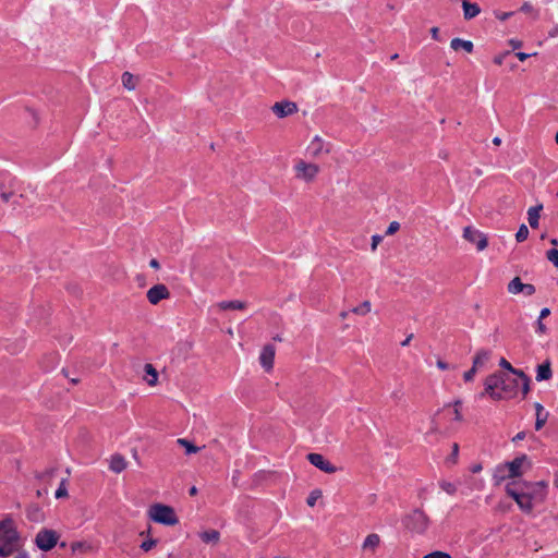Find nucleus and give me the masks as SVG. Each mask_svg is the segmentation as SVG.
<instances>
[{
	"label": "nucleus",
	"instance_id": "nucleus-1",
	"mask_svg": "<svg viewBox=\"0 0 558 558\" xmlns=\"http://www.w3.org/2000/svg\"><path fill=\"white\" fill-rule=\"evenodd\" d=\"M148 517L157 523L169 526L179 523V518L177 517L174 509L163 504L153 505L148 510Z\"/></svg>",
	"mask_w": 558,
	"mask_h": 558
},
{
	"label": "nucleus",
	"instance_id": "nucleus-2",
	"mask_svg": "<svg viewBox=\"0 0 558 558\" xmlns=\"http://www.w3.org/2000/svg\"><path fill=\"white\" fill-rule=\"evenodd\" d=\"M515 483L519 492L524 493L530 499H533L534 502H542L546 497V488L547 483L545 481H539L535 483L531 482H513Z\"/></svg>",
	"mask_w": 558,
	"mask_h": 558
},
{
	"label": "nucleus",
	"instance_id": "nucleus-3",
	"mask_svg": "<svg viewBox=\"0 0 558 558\" xmlns=\"http://www.w3.org/2000/svg\"><path fill=\"white\" fill-rule=\"evenodd\" d=\"M428 524L429 519L421 509L413 510L403 519V525L405 526V529L418 534L424 533L427 530Z\"/></svg>",
	"mask_w": 558,
	"mask_h": 558
},
{
	"label": "nucleus",
	"instance_id": "nucleus-4",
	"mask_svg": "<svg viewBox=\"0 0 558 558\" xmlns=\"http://www.w3.org/2000/svg\"><path fill=\"white\" fill-rule=\"evenodd\" d=\"M495 379H497L498 391L504 396V399H510L517 396L519 380L517 378H510L507 374L501 372L494 373Z\"/></svg>",
	"mask_w": 558,
	"mask_h": 558
},
{
	"label": "nucleus",
	"instance_id": "nucleus-5",
	"mask_svg": "<svg viewBox=\"0 0 558 558\" xmlns=\"http://www.w3.org/2000/svg\"><path fill=\"white\" fill-rule=\"evenodd\" d=\"M19 547L17 531H7L0 534V557L7 558L11 556Z\"/></svg>",
	"mask_w": 558,
	"mask_h": 558
},
{
	"label": "nucleus",
	"instance_id": "nucleus-6",
	"mask_svg": "<svg viewBox=\"0 0 558 558\" xmlns=\"http://www.w3.org/2000/svg\"><path fill=\"white\" fill-rule=\"evenodd\" d=\"M506 493L509 497L513 498L520 509L526 513L532 512L534 500L530 499L524 493L519 492L515 483H509L506 485Z\"/></svg>",
	"mask_w": 558,
	"mask_h": 558
},
{
	"label": "nucleus",
	"instance_id": "nucleus-7",
	"mask_svg": "<svg viewBox=\"0 0 558 558\" xmlns=\"http://www.w3.org/2000/svg\"><path fill=\"white\" fill-rule=\"evenodd\" d=\"M59 534L54 530L43 529L35 538L37 547L44 551L51 550L58 543Z\"/></svg>",
	"mask_w": 558,
	"mask_h": 558
},
{
	"label": "nucleus",
	"instance_id": "nucleus-8",
	"mask_svg": "<svg viewBox=\"0 0 558 558\" xmlns=\"http://www.w3.org/2000/svg\"><path fill=\"white\" fill-rule=\"evenodd\" d=\"M296 178L306 182L313 181L319 172V166L316 163H308L304 160H299L294 167Z\"/></svg>",
	"mask_w": 558,
	"mask_h": 558
},
{
	"label": "nucleus",
	"instance_id": "nucleus-9",
	"mask_svg": "<svg viewBox=\"0 0 558 558\" xmlns=\"http://www.w3.org/2000/svg\"><path fill=\"white\" fill-rule=\"evenodd\" d=\"M463 238L466 241L474 243L478 251L485 250L488 245L487 236L483 232L470 226L463 229Z\"/></svg>",
	"mask_w": 558,
	"mask_h": 558
},
{
	"label": "nucleus",
	"instance_id": "nucleus-10",
	"mask_svg": "<svg viewBox=\"0 0 558 558\" xmlns=\"http://www.w3.org/2000/svg\"><path fill=\"white\" fill-rule=\"evenodd\" d=\"M298 110V105L290 100L278 101L271 106V111L280 119L292 116Z\"/></svg>",
	"mask_w": 558,
	"mask_h": 558
},
{
	"label": "nucleus",
	"instance_id": "nucleus-11",
	"mask_svg": "<svg viewBox=\"0 0 558 558\" xmlns=\"http://www.w3.org/2000/svg\"><path fill=\"white\" fill-rule=\"evenodd\" d=\"M306 459L311 464H313L314 466H316L317 469L325 473L332 474L337 472V468L333 464H331L327 459H325V457L320 453H308L306 456Z\"/></svg>",
	"mask_w": 558,
	"mask_h": 558
},
{
	"label": "nucleus",
	"instance_id": "nucleus-12",
	"mask_svg": "<svg viewBox=\"0 0 558 558\" xmlns=\"http://www.w3.org/2000/svg\"><path fill=\"white\" fill-rule=\"evenodd\" d=\"M147 300L150 304L156 305L161 300L169 299L170 298V291L168 288L162 284L158 283L153 286L146 293Z\"/></svg>",
	"mask_w": 558,
	"mask_h": 558
},
{
	"label": "nucleus",
	"instance_id": "nucleus-13",
	"mask_svg": "<svg viewBox=\"0 0 558 558\" xmlns=\"http://www.w3.org/2000/svg\"><path fill=\"white\" fill-rule=\"evenodd\" d=\"M308 151L313 158H318L322 154H329L331 145L326 144L320 136L316 135L308 146Z\"/></svg>",
	"mask_w": 558,
	"mask_h": 558
},
{
	"label": "nucleus",
	"instance_id": "nucleus-14",
	"mask_svg": "<svg viewBox=\"0 0 558 558\" xmlns=\"http://www.w3.org/2000/svg\"><path fill=\"white\" fill-rule=\"evenodd\" d=\"M496 384H497V379H495V375L494 374L487 376L486 379H485V383H484L485 389L481 393V397H484L485 395H488L494 400H501V399H504V396H502V393L500 391H498V387H497Z\"/></svg>",
	"mask_w": 558,
	"mask_h": 558
},
{
	"label": "nucleus",
	"instance_id": "nucleus-15",
	"mask_svg": "<svg viewBox=\"0 0 558 558\" xmlns=\"http://www.w3.org/2000/svg\"><path fill=\"white\" fill-rule=\"evenodd\" d=\"M276 349L272 344H266L262 353L259 355L260 365L265 368V371L269 372L274 367Z\"/></svg>",
	"mask_w": 558,
	"mask_h": 558
},
{
	"label": "nucleus",
	"instance_id": "nucleus-16",
	"mask_svg": "<svg viewBox=\"0 0 558 558\" xmlns=\"http://www.w3.org/2000/svg\"><path fill=\"white\" fill-rule=\"evenodd\" d=\"M527 461V457L525 454H522L520 457H517L512 461L506 462L505 466L508 471V477H519L522 475L521 468L523 466V463Z\"/></svg>",
	"mask_w": 558,
	"mask_h": 558
},
{
	"label": "nucleus",
	"instance_id": "nucleus-17",
	"mask_svg": "<svg viewBox=\"0 0 558 558\" xmlns=\"http://www.w3.org/2000/svg\"><path fill=\"white\" fill-rule=\"evenodd\" d=\"M553 377L551 363L549 360H546L544 363L539 364L536 368V380L544 381L549 380Z\"/></svg>",
	"mask_w": 558,
	"mask_h": 558
},
{
	"label": "nucleus",
	"instance_id": "nucleus-18",
	"mask_svg": "<svg viewBox=\"0 0 558 558\" xmlns=\"http://www.w3.org/2000/svg\"><path fill=\"white\" fill-rule=\"evenodd\" d=\"M463 16L465 20H472L481 12L477 3H471L469 0H462Z\"/></svg>",
	"mask_w": 558,
	"mask_h": 558
},
{
	"label": "nucleus",
	"instance_id": "nucleus-19",
	"mask_svg": "<svg viewBox=\"0 0 558 558\" xmlns=\"http://www.w3.org/2000/svg\"><path fill=\"white\" fill-rule=\"evenodd\" d=\"M126 461L123 456L116 453L110 459V470L117 474L121 473L126 469Z\"/></svg>",
	"mask_w": 558,
	"mask_h": 558
},
{
	"label": "nucleus",
	"instance_id": "nucleus-20",
	"mask_svg": "<svg viewBox=\"0 0 558 558\" xmlns=\"http://www.w3.org/2000/svg\"><path fill=\"white\" fill-rule=\"evenodd\" d=\"M534 407H535V411H536L535 429L539 430L546 424L549 413L546 412L544 410V407L538 402H536Z\"/></svg>",
	"mask_w": 558,
	"mask_h": 558
},
{
	"label": "nucleus",
	"instance_id": "nucleus-21",
	"mask_svg": "<svg viewBox=\"0 0 558 558\" xmlns=\"http://www.w3.org/2000/svg\"><path fill=\"white\" fill-rule=\"evenodd\" d=\"M450 48L454 51H458L459 49H463L468 53H472L474 49V45L471 40H464L461 38H453L450 41Z\"/></svg>",
	"mask_w": 558,
	"mask_h": 558
},
{
	"label": "nucleus",
	"instance_id": "nucleus-22",
	"mask_svg": "<svg viewBox=\"0 0 558 558\" xmlns=\"http://www.w3.org/2000/svg\"><path fill=\"white\" fill-rule=\"evenodd\" d=\"M490 351L481 349L476 352L475 356L473 357V367L478 369L480 367L484 366L485 363L490 359Z\"/></svg>",
	"mask_w": 558,
	"mask_h": 558
},
{
	"label": "nucleus",
	"instance_id": "nucleus-23",
	"mask_svg": "<svg viewBox=\"0 0 558 558\" xmlns=\"http://www.w3.org/2000/svg\"><path fill=\"white\" fill-rule=\"evenodd\" d=\"M199 537L206 544L216 545L220 541V533L217 530H208L199 533Z\"/></svg>",
	"mask_w": 558,
	"mask_h": 558
},
{
	"label": "nucleus",
	"instance_id": "nucleus-24",
	"mask_svg": "<svg viewBox=\"0 0 558 558\" xmlns=\"http://www.w3.org/2000/svg\"><path fill=\"white\" fill-rule=\"evenodd\" d=\"M543 209V205H536L527 210V220L531 228L535 229L538 227L539 211Z\"/></svg>",
	"mask_w": 558,
	"mask_h": 558
},
{
	"label": "nucleus",
	"instance_id": "nucleus-25",
	"mask_svg": "<svg viewBox=\"0 0 558 558\" xmlns=\"http://www.w3.org/2000/svg\"><path fill=\"white\" fill-rule=\"evenodd\" d=\"M380 543V537L376 533L368 534L362 545L363 550H372L375 551V549L378 547Z\"/></svg>",
	"mask_w": 558,
	"mask_h": 558
},
{
	"label": "nucleus",
	"instance_id": "nucleus-26",
	"mask_svg": "<svg viewBox=\"0 0 558 558\" xmlns=\"http://www.w3.org/2000/svg\"><path fill=\"white\" fill-rule=\"evenodd\" d=\"M144 371L146 373V376L144 379L147 381L149 386H155L158 380V372L157 369L149 363L145 364Z\"/></svg>",
	"mask_w": 558,
	"mask_h": 558
},
{
	"label": "nucleus",
	"instance_id": "nucleus-27",
	"mask_svg": "<svg viewBox=\"0 0 558 558\" xmlns=\"http://www.w3.org/2000/svg\"><path fill=\"white\" fill-rule=\"evenodd\" d=\"M138 82V78L135 77L132 73L130 72H124L122 74V85L129 89V90H134L136 88V84Z\"/></svg>",
	"mask_w": 558,
	"mask_h": 558
},
{
	"label": "nucleus",
	"instance_id": "nucleus-28",
	"mask_svg": "<svg viewBox=\"0 0 558 558\" xmlns=\"http://www.w3.org/2000/svg\"><path fill=\"white\" fill-rule=\"evenodd\" d=\"M218 306L221 310H244L246 307V303L239 300L222 301L218 304Z\"/></svg>",
	"mask_w": 558,
	"mask_h": 558
},
{
	"label": "nucleus",
	"instance_id": "nucleus-29",
	"mask_svg": "<svg viewBox=\"0 0 558 558\" xmlns=\"http://www.w3.org/2000/svg\"><path fill=\"white\" fill-rule=\"evenodd\" d=\"M523 290V282L519 277H514L509 283H508V292L511 294H518L521 293Z\"/></svg>",
	"mask_w": 558,
	"mask_h": 558
},
{
	"label": "nucleus",
	"instance_id": "nucleus-30",
	"mask_svg": "<svg viewBox=\"0 0 558 558\" xmlns=\"http://www.w3.org/2000/svg\"><path fill=\"white\" fill-rule=\"evenodd\" d=\"M509 478L508 477V471L505 466V464H501L497 466L495 473H494V480L497 485H499L502 481Z\"/></svg>",
	"mask_w": 558,
	"mask_h": 558
},
{
	"label": "nucleus",
	"instance_id": "nucleus-31",
	"mask_svg": "<svg viewBox=\"0 0 558 558\" xmlns=\"http://www.w3.org/2000/svg\"><path fill=\"white\" fill-rule=\"evenodd\" d=\"M518 379L521 380L522 384V395L525 397L530 392V377L522 371L518 373Z\"/></svg>",
	"mask_w": 558,
	"mask_h": 558
},
{
	"label": "nucleus",
	"instance_id": "nucleus-32",
	"mask_svg": "<svg viewBox=\"0 0 558 558\" xmlns=\"http://www.w3.org/2000/svg\"><path fill=\"white\" fill-rule=\"evenodd\" d=\"M177 442H178V445H180V446H182V447H184V448H185V450H186V453H187V454L196 453V452H198V451L201 450V448H199V447H197V446L193 445L192 442H190V441H189L187 439H185V438H179V439L177 440Z\"/></svg>",
	"mask_w": 558,
	"mask_h": 558
},
{
	"label": "nucleus",
	"instance_id": "nucleus-33",
	"mask_svg": "<svg viewBox=\"0 0 558 558\" xmlns=\"http://www.w3.org/2000/svg\"><path fill=\"white\" fill-rule=\"evenodd\" d=\"M371 308H372L371 302L369 301H364L361 305H359L356 307H353L351 310V312L356 314V315H366L367 313L371 312Z\"/></svg>",
	"mask_w": 558,
	"mask_h": 558
},
{
	"label": "nucleus",
	"instance_id": "nucleus-34",
	"mask_svg": "<svg viewBox=\"0 0 558 558\" xmlns=\"http://www.w3.org/2000/svg\"><path fill=\"white\" fill-rule=\"evenodd\" d=\"M7 531H16L13 520L10 518L0 521V534H5Z\"/></svg>",
	"mask_w": 558,
	"mask_h": 558
},
{
	"label": "nucleus",
	"instance_id": "nucleus-35",
	"mask_svg": "<svg viewBox=\"0 0 558 558\" xmlns=\"http://www.w3.org/2000/svg\"><path fill=\"white\" fill-rule=\"evenodd\" d=\"M520 11L523 13L531 14L532 17L535 20L538 17V14H539L538 10H535L534 7L530 2H524L521 5Z\"/></svg>",
	"mask_w": 558,
	"mask_h": 558
},
{
	"label": "nucleus",
	"instance_id": "nucleus-36",
	"mask_svg": "<svg viewBox=\"0 0 558 558\" xmlns=\"http://www.w3.org/2000/svg\"><path fill=\"white\" fill-rule=\"evenodd\" d=\"M500 367L505 368L509 373L513 374L514 376H518L519 372H522V369L514 368L505 357H501L499 361Z\"/></svg>",
	"mask_w": 558,
	"mask_h": 558
},
{
	"label": "nucleus",
	"instance_id": "nucleus-37",
	"mask_svg": "<svg viewBox=\"0 0 558 558\" xmlns=\"http://www.w3.org/2000/svg\"><path fill=\"white\" fill-rule=\"evenodd\" d=\"M527 236H529V229H527V227L525 225H521L519 227V230H518L517 234H515L517 241L518 242H523V241H525L527 239Z\"/></svg>",
	"mask_w": 558,
	"mask_h": 558
},
{
	"label": "nucleus",
	"instance_id": "nucleus-38",
	"mask_svg": "<svg viewBox=\"0 0 558 558\" xmlns=\"http://www.w3.org/2000/svg\"><path fill=\"white\" fill-rule=\"evenodd\" d=\"M458 456H459V445L457 442H454L452 445V451L451 453L448 456L446 462L447 463H451V464H456L457 461H458Z\"/></svg>",
	"mask_w": 558,
	"mask_h": 558
},
{
	"label": "nucleus",
	"instance_id": "nucleus-39",
	"mask_svg": "<svg viewBox=\"0 0 558 558\" xmlns=\"http://www.w3.org/2000/svg\"><path fill=\"white\" fill-rule=\"evenodd\" d=\"M320 497H322V490H320V489H314V490L310 494V496L307 497L306 502H307V505H308L310 507H314V506H315V504H316V501H317V499H318V498H320Z\"/></svg>",
	"mask_w": 558,
	"mask_h": 558
},
{
	"label": "nucleus",
	"instance_id": "nucleus-40",
	"mask_svg": "<svg viewBox=\"0 0 558 558\" xmlns=\"http://www.w3.org/2000/svg\"><path fill=\"white\" fill-rule=\"evenodd\" d=\"M440 487L449 495H453L457 492V486L453 483L442 481L440 482Z\"/></svg>",
	"mask_w": 558,
	"mask_h": 558
},
{
	"label": "nucleus",
	"instance_id": "nucleus-41",
	"mask_svg": "<svg viewBox=\"0 0 558 558\" xmlns=\"http://www.w3.org/2000/svg\"><path fill=\"white\" fill-rule=\"evenodd\" d=\"M547 259L554 264L555 267H558V250L551 248L546 253Z\"/></svg>",
	"mask_w": 558,
	"mask_h": 558
},
{
	"label": "nucleus",
	"instance_id": "nucleus-42",
	"mask_svg": "<svg viewBox=\"0 0 558 558\" xmlns=\"http://www.w3.org/2000/svg\"><path fill=\"white\" fill-rule=\"evenodd\" d=\"M66 480H62L59 488L56 490V498H64L68 496V489L65 487Z\"/></svg>",
	"mask_w": 558,
	"mask_h": 558
},
{
	"label": "nucleus",
	"instance_id": "nucleus-43",
	"mask_svg": "<svg viewBox=\"0 0 558 558\" xmlns=\"http://www.w3.org/2000/svg\"><path fill=\"white\" fill-rule=\"evenodd\" d=\"M157 539L149 538L141 544V549H143L144 551H149L150 549H153V547L157 545Z\"/></svg>",
	"mask_w": 558,
	"mask_h": 558
},
{
	"label": "nucleus",
	"instance_id": "nucleus-44",
	"mask_svg": "<svg viewBox=\"0 0 558 558\" xmlns=\"http://www.w3.org/2000/svg\"><path fill=\"white\" fill-rule=\"evenodd\" d=\"M423 558H451V556L448 553L435 550L425 555Z\"/></svg>",
	"mask_w": 558,
	"mask_h": 558
},
{
	"label": "nucleus",
	"instance_id": "nucleus-45",
	"mask_svg": "<svg viewBox=\"0 0 558 558\" xmlns=\"http://www.w3.org/2000/svg\"><path fill=\"white\" fill-rule=\"evenodd\" d=\"M400 229V223L398 221H392L390 222V225L388 226L387 230H386V234L387 235H392L395 234L397 231H399Z\"/></svg>",
	"mask_w": 558,
	"mask_h": 558
},
{
	"label": "nucleus",
	"instance_id": "nucleus-46",
	"mask_svg": "<svg viewBox=\"0 0 558 558\" xmlns=\"http://www.w3.org/2000/svg\"><path fill=\"white\" fill-rule=\"evenodd\" d=\"M462 404V401L461 400H456L453 402V407H454V420L456 421H462V415L459 411V407Z\"/></svg>",
	"mask_w": 558,
	"mask_h": 558
},
{
	"label": "nucleus",
	"instance_id": "nucleus-47",
	"mask_svg": "<svg viewBox=\"0 0 558 558\" xmlns=\"http://www.w3.org/2000/svg\"><path fill=\"white\" fill-rule=\"evenodd\" d=\"M536 291L535 287L531 283H523V290H522V293H524L525 295H532L534 294Z\"/></svg>",
	"mask_w": 558,
	"mask_h": 558
},
{
	"label": "nucleus",
	"instance_id": "nucleus-48",
	"mask_svg": "<svg viewBox=\"0 0 558 558\" xmlns=\"http://www.w3.org/2000/svg\"><path fill=\"white\" fill-rule=\"evenodd\" d=\"M476 372H477V369H476L475 367H473V366H472L469 371H466V372L464 373V375H463L464 380H465V381H471V380H473V378H474V376H475Z\"/></svg>",
	"mask_w": 558,
	"mask_h": 558
},
{
	"label": "nucleus",
	"instance_id": "nucleus-49",
	"mask_svg": "<svg viewBox=\"0 0 558 558\" xmlns=\"http://www.w3.org/2000/svg\"><path fill=\"white\" fill-rule=\"evenodd\" d=\"M510 54V51H505L504 53H500L494 58V63L497 65H501L504 62V59Z\"/></svg>",
	"mask_w": 558,
	"mask_h": 558
},
{
	"label": "nucleus",
	"instance_id": "nucleus-50",
	"mask_svg": "<svg viewBox=\"0 0 558 558\" xmlns=\"http://www.w3.org/2000/svg\"><path fill=\"white\" fill-rule=\"evenodd\" d=\"M383 241V236L381 235H373L372 236V245H371V248L372 251H375L377 248V245Z\"/></svg>",
	"mask_w": 558,
	"mask_h": 558
},
{
	"label": "nucleus",
	"instance_id": "nucleus-51",
	"mask_svg": "<svg viewBox=\"0 0 558 558\" xmlns=\"http://www.w3.org/2000/svg\"><path fill=\"white\" fill-rule=\"evenodd\" d=\"M495 15L497 19H499L500 21H506L508 20L510 16L513 15V12H502V13H499V12H495Z\"/></svg>",
	"mask_w": 558,
	"mask_h": 558
},
{
	"label": "nucleus",
	"instance_id": "nucleus-52",
	"mask_svg": "<svg viewBox=\"0 0 558 558\" xmlns=\"http://www.w3.org/2000/svg\"><path fill=\"white\" fill-rule=\"evenodd\" d=\"M86 547H87V545L83 542H75L71 545V548L73 551L83 550Z\"/></svg>",
	"mask_w": 558,
	"mask_h": 558
},
{
	"label": "nucleus",
	"instance_id": "nucleus-53",
	"mask_svg": "<svg viewBox=\"0 0 558 558\" xmlns=\"http://www.w3.org/2000/svg\"><path fill=\"white\" fill-rule=\"evenodd\" d=\"M532 56H536V52H534V53L517 52V53H515V57H517L520 61H525L527 58H530V57H532Z\"/></svg>",
	"mask_w": 558,
	"mask_h": 558
},
{
	"label": "nucleus",
	"instance_id": "nucleus-54",
	"mask_svg": "<svg viewBox=\"0 0 558 558\" xmlns=\"http://www.w3.org/2000/svg\"><path fill=\"white\" fill-rule=\"evenodd\" d=\"M13 196H14V193H12V192H2L0 194L1 199L5 203H8Z\"/></svg>",
	"mask_w": 558,
	"mask_h": 558
},
{
	"label": "nucleus",
	"instance_id": "nucleus-55",
	"mask_svg": "<svg viewBox=\"0 0 558 558\" xmlns=\"http://www.w3.org/2000/svg\"><path fill=\"white\" fill-rule=\"evenodd\" d=\"M509 45L513 48V49H519L522 47V41L521 40H515V39H511L509 40Z\"/></svg>",
	"mask_w": 558,
	"mask_h": 558
},
{
	"label": "nucleus",
	"instance_id": "nucleus-56",
	"mask_svg": "<svg viewBox=\"0 0 558 558\" xmlns=\"http://www.w3.org/2000/svg\"><path fill=\"white\" fill-rule=\"evenodd\" d=\"M550 315V310L545 307L539 313V320H543L544 318L548 317Z\"/></svg>",
	"mask_w": 558,
	"mask_h": 558
},
{
	"label": "nucleus",
	"instance_id": "nucleus-57",
	"mask_svg": "<svg viewBox=\"0 0 558 558\" xmlns=\"http://www.w3.org/2000/svg\"><path fill=\"white\" fill-rule=\"evenodd\" d=\"M546 330H547L546 325L543 324V322L538 319V322H537V331L539 333H545Z\"/></svg>",
	"mask_w": 558,
	"mask_h": 558
},
{
	"label": "nucleus",
	"instance_id": "nucleus-58",
	"mask_svg": "<svg viewBox=\"0 0 558 558\" xmlns=\"http://www.w3.org/2000/svg\"><path fill=\"white\" fill-rule=\"evenodd\" d=\"M430 34L435 40H439V28L438 27H432Z\"/></svg>",
	"mask_w": 558,
	"mask_h": 558
},
{
	"label": "nucleus",
	"instance_id": "nucleus-59",
	"mask_svg": "<svg viewBox=\"0 0 558 558\" xmlns=\"http://www.w3.org/2000/svg\"><path fill=\"white\" fill-rule=\"evenodd\" d=\"M437 367L445 371L449 368V364L444 362L442 360L437 361Z\"/></svg>",
	"mask_w": 558,
	"mask_h": 558
},
{
	"label": "nucleus",
	"instance_id": "nucleus-60",
	"mask_svg": "<svg viewBox=\"0 0 558 558\" xmlns=\"http://www.w3.org/2000/svg\"><path fill=\"white\" fill-rule=\"evenodd\" d=\"M525 438V432L518 433L513 438L512 441L517 442L519 440H523Z\"/></svg>",
	"mask_w": 558,
	"mask_h": 558
},
{
	"label": "nucleus",
	"instance_id": "nucleus-61",
	"mask_svg": "<svg viewBox=\"0 0 558 558\" xmlns=\"http://www.w3.org/2000/svg\"><path fill=\"white\" fill-rule=\"evenodd\" d=\"M549 37L554 38L558 36V25H555L548 33Z\"/></svg>",
	"mask_w": 558,
	"mask_h": 558
},
{
	"label": "nucleus",
	"instance_id": "nucleus-62",
	"mask_svg": "<svg viewBox=\"0 0 558 558\" xmlns=\"http://www.w3.org/2000/svg\"><path fill=\"white\" fill-rule=\"evenodd\" d=\"M149 266L155 268V269H159L160 268V264L159 262L156 259V258H153L150 262H149Z\"/></svg>",
	"mask_w": 558,
	"mask_h": 558
},
{
	"label": "nucleus",
	"instance_id": "nucleus-63",
	"mask_svg": "<svg viewBox=\"0 0 558 558\" xmlns=\"http://www.w3.org/2000/svg\"><path fill=\"white\" fill-rule=\"evenodd\" d=\"M413 338V333H410L402 342H401V345L402 347H407L409 345L410 341L412 340Z\"/></svg>",
	"mask_w": 558,
	"mask_h": 558
},
{
	"label": "nucleus",
	"instance_id": "nucleus-64",
	"mask_svg": "<svg viewBox=\"0 0 558 558\" xmlns=\"http://www.w3.org/2000/svg\"><path fill=\"white\" fill-rule=\"evenodd\" d=\"M14 558H28V555L25 551H21Z\"/></svg>",
	"mask_w": 558,
	"mask_h": 558
}]
</instances>
